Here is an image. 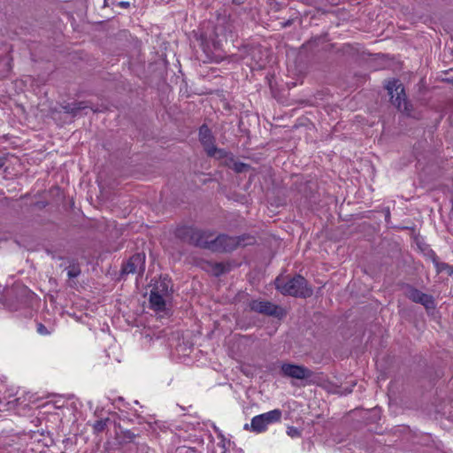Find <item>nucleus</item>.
<instances>
[{
    "mask_svg": "<svg viewBox=\"0 0 453 453\" xmlns=\"http://www.w3.org/2000/svg\"><path fill=\"white\" fill-rule=\"evenodd\" d=\"M174 235L183 242L207 250L212 233L198 229L192 226H181L176 228Z\"/></svg>",
    "mask_w": 453,
    "mask_h": 453,
    "instance_id": "obj_3",
    "label": "nucleus"
},
{
    "mask_svg": "<svg viewBox=\"0 0 453 453\" xmlns=\"http://www.w3.org/2000/svg\"><path fill=\"white\" fill-rule=\"evenodd\" d=\"M212 271L215 276H220L230 271V265L224 263H215L212 266Z\"/></svg>",
    "mask_w": 453,
    "mask_h": 453,
    "instance_id": "obj_18",
    "label": "nucleus"
},
{
    "mask_svg": "<svg viewBox=\"0 0 453 453\" xmlns=\"http://www.w3.org/2000/svg\"><path fill=\"white\" fill-rule=\"evenodd\" d=\"M48 205V202L46 201H38L34 203V206L38 209H44Z\"/></svg>",
    "mask_w": 453,
    "mask_h": 453,
    "instance_id": "obj_27",
    "label": "nucleus"
},
{
    "mask_svg": "<svg viewBox=\"0 0 453 453\" xmlns=\"http://www.w3.org/2000/svg\"><path fill=\"white\" fill-rule=\"evenodd\" d=\"M37 332L42 335H47L50 334V331L42 323H39L37 325Z\"/></svg>",
    "mask_w": 453,
    "mask_h": 453,
    "instance_id": "obj_24",
    "label": "nucleus"
},
{
    "mask_svg": "<svg viewBox=\"0 0 453 453\" xmlns=\"http://www.w3.org/2000/svg\"><path fill=\"white\" fill-rule=\"evenodd\" d=\"M257 58H258V56H256L255 61L257 62V60H258Z\"/></svg>",
    "mask_w": 453,
    "mask_h": 453,
    "instance_id": "obj_39",
    "label": "nucleus"
},
{
    "mask_svg": "<svg viewBox=\"0 0 453 453\" xmlns=\"http://www.w3.org/2000/svg\"><path fill=\"white\" fill-rule=\"evenodd\" d=\"M384 212H385V220L386 222H389L390 220V211H389V208L387 207L385 210H384Z\"/></svg>",
    "mask_w": 453,
    "mask_h": 453,
    "instance_id": "obj_30",
    "label": "nucleus"
},
{
    "mask_svg": "<svg viewBox=\"0 0 453 453\" xmlns=\"http://www.w3.org/2000/svg\"><path fill=\"white\" fill-rule=\"evenodd\" d=\"M257 58H258V56H256L255 61L257 62V60H258Z\"/></svg>",
    "mask_w": 453,
    "mask_h": 453,
    "instance_id": "obj_40",
    "label": "nucleus"
},
{
    "mask_svg": "<svg viewBox=\"0 0 453 453\" xmlns=\"http://www.w3.org/2000/svg\"><path fill=\"white\" fill-rule=\"evenodd\" d=\"M165 296L160 295L153 290H150V303L152 309L157 311H162L165 309Z\"/></svg>",
    "mask_w": 453,
    "mask_h": 453,
    "instance_id": "obj_14",
    "label": "nucleus"
},
{
    "mask_svg": "<svg viewBox=\"0 0 453 453\" xmlns=\"http://www.w3.org/2000/svg\"><path fill=\"white\" fill-rule=\"evenodd\" d=\"M287 433L291 437H297L300 435L299 430L294 426H288Z\"/></svg>",
    "mask_w": 453,
    "mask_h": 453,
    "instance_id": "obj_25",
    "label": "nucleus"
},
{
    "mask_svg": "<svg viewBox=\"0 0 453 453\" xmlns=\"http://www.w3.org/2000/svg\"><path fill=\"white\" fill-rule=\"evenodd\" d=\"M66 270H67V276L69 279L76 278L81 273L80 264L75 259H72L70 261V265H68Z\"/></svg>",
    "mask_w": 453,
    "mask_h": 453,
    "instance_id": "obj_17",
    "label": "nucleus"
},
{
    "mask_svg": "<svg viewBox=\"0 0 453 453\" xmlns=\"http://www.w3.org/2000/svg\"><path fill=\"white\" fill-rule=\"evenodd\" d=\"M385 88L390 96L389 101L392 105H394L400 112L410 117L413 111V105L407 97L403 83L398 79H393L388 81Z\"/></svg>",
    "mask_w": 453,
    "mask_h": 453,
    "instance_id": "obj_2",
    "label": "nucleus"
},
{
    "mask_svg": "<svg viewBox=\"0 0 453 453\" xmlns=\"http://www.w3.org/2000/svg\"><path fill=\"white\" fill-rule=\"evenodd\" d=\"M122 438L126 441V442H130L132 440L135 438V434L130 430L121 431Z\"/></svg>",
    "mask_w": 453,
    "mask_h": 453,
    "instance_id": "obj_22",
    "label": "nucleus"
},
{
    "mask_svg": "<svg viewBox=\"0 0 453 453\" xmlns=\"http://www.w3.org/2000/svg\"><path fill=\"white\" fill-rule=\"evenodd\" d=\"M257 63H258L259 66L264 65V61L261 58L257 60Z\"/></svg>",
    "mask_w": 453,
    "mask_h": 453,
    "instance_id": "obj_36",
    "label": "nucleus"
},
{
    "mask_svg": "<svg viewBox=\"0 0 453 453\" xmlns=\"http://www.w3.org/2000/svg\"><path fill=\"white\" fill-rule=\"evenodd\" d=\"M151 290L166 297L170 296L173 291L171 278L168 275L160 276L159 280L154 284Z\"/></svg>",
    "mask_w": 453,
    "mask_h": 453,
    "instance_id": "obj_12",
    "label": "nucleus"
},
{
    "mask_svg": "<svg viewBox=\"0 0 453 453\" xmlns=\"http://www.w3.org/2000/svg\"><path fill=\"white\" fill-rule=\"evenodd\" d=\"M244 429H248V425L247 424L244 426Z\"/></svg>",
    "mask_w": 453,
    "mask_h": 453,
    "instance_id": "obj_41",
    "label": "nucleus"
},
{
    "mask_svg": "<svg viewBox=\"0 0 453 453\" xmlns=\"http://www.w3.org/2000/svg\"><path fill=\"white\" fill-rule=\"evenodd\" d=\"M14 292H15V290H14V289H11V290H8V291H7V294H6V295H7L8 296H12V294H13Z\"/></svg>",
    "mask_w": 453,
    "mask_h": 453,
    "instance_id": "obj_35",
    "label": "nucleus"
},
{
    "mask_svg": "<svg viewBox=\"0 0 453 453\" xmlns=\"http://www.w3.org/2000/svg\"><path fill=\"white\" fill-rule=\"evenodd\" d=\"M356 385L355 382L352 383L351 387L344 388L340 391L341 395H348L352 392V388Z\"/></svg>",
    "mask_w": 453,
    "mask_h": 453,
    "instance_id": "obj_28",
    "label": "nucleus"
},
{
    "mask_svg": "<svg viewBox=\"0 0 453 453\" xmlns=\"http://www.w3.org/2000/svg\"><path fill=\"white\" fill-rule=\"evenodd\" d=\"M451 267H452V265H449V264H447L445 262H439V263H436L435 269H436V273L438 274L444 271H446L447 273L449 274Z\"/></svg>",
    "mask_w": 453,
    "mask_h": 453,
    "instance_id": "obj_21",
    "label": "nucleus"
},
{
    "mask_svg": "<svg viewBox=\"0 0 453 453\" xmlns=\"http://www.w3.org/2000/svg\"><path fill=\"white\" fill-rule=\"evenodd\" d=\"M402 288L409 300L423 305L426 311L435 309V300L432 295L423 293L409 283H403Z\"/></svg>",
    "mask_w": 453,
    "mask_h": 453,
    "instance_id": "obj_5",
    "label": "nucleus"
},
{
    "mask_svg": "<svg viewBox=\"0 0 453 453\" xmlns=\"http://www.w3.org/2000/svg\"><path fill=\"white\" fill-rule=\"evenodd\" d=\"M197 40L206 54L219 50L222 46L221 39L218 34V27L214 25H208L203 31L200 32Z\"/></svg>",
    "mask_w": 453,
    "mask_h": 453,
    "instance_id": "obj_4",
    "label": "nucleus"
},
{
    "mask_svg": "<svg viewBox=\"0 0 453 453\" xmlns=\"http://www.w3.org/2000/svg\"><path fill=\"white\" fill-rule=\"evenodd\" d=\"M20 291H21V292H24V293H25V292H27V290H26V289H24V288H22Z\"/></svg>",
    "mask_w": 453,
    "mask_h": 453,
    "instance_id": "obj_38",
    "label": "nucleus"
},
{
    "mask_svg": "<svg viewBox=\"0 0 453 453\" xmlns=\"http://www.w3.org/2000/svg\"><path fill=\"white\" fill-rule=\"evenodd\" d=\"M234 238L237 241L235 242L236 249L239 247L253 245L256 242V238L249 234H243L239 236H234Z\"/></svg>",
    "mask_w": 453,
    "mask_h": 453,
    "instance_id": "obj_16",
    "label": "nucleus"
},
{
    "mask_svg": "<svg viewBox=\"0 0 453 453\" xmlns=\"http://www.w3.org/2000/svg\"><path fill=\"white\" fill-rule=\"evenodd\" d=\"M86 109H90L93 112L100 111L98 108H94L89 101H73L72 117L75 118L83 114H87L86 112H83Z\"/></svg>",
    "mask_w": 453,
    "mask_h": 453,
    "instance_id": "obj_13",
    "label": "nucleus"
},
{
    "mask_svg": "<svg viewBox=\"0 0 453 453\" xmlns=\"http://www.w3.org/2000/svg\"><path fill=\"white\" fill-rule=\"evenodd\" d=\"M7 161V155L0 153V169L5 165Z\"/></svg>",
    "mask_w": 453,
    "mask_h": 453,
    "instance_id": "obj_29",
    "label": "nucleus"
},
{
    "mask_svg": "<svg viewBox=\"0 0 453 453\" xmlns=\"http://www.w3.org/2000/svg\"><path fill=\"white\" fill-rule=\"evenodd\" d=\"M449 276H453V265H452V267H451V269H450V272H449Z\"/></svg>",
    "mask_w": 453,
    "mask_h": 453,
    "instance_id": "obj_37",
    "label": "nucleus"
},
{
    "mask_svg": "<svg viewBox=\"0 0 453 453\" xmlns=\"http://www.w3.org/2000/svg\"><path fill=\"white\" fill-rule=\"evenodd\" d=\"M207 155L211 157H215L217 159H223L229 157L231 161H234L233 154L226 151L224 149L217 148L216 146L213 147Z\"/></svg>",
    "mask_w": 453,
    "mask_h": 453,
    "instance_id": "obj_15",
    "label": "nucleus"
},
{
    "mask_svg": "<svg viewBox=\"0 0 453 453\" xmlns=\"http://www.w3.org/2000/svg\"><path fill=\"white\" fill-rule=\"evenodd\" d=\"M110 422V418H104V419H99V420H96L94 424H93V430H94V433L95 434H100L102 432H104L107 426V424Z\"/></svg>",
    "mask_w": 453,
    "mask_h": 453,
    "instance_id": "obj_19",
    "label": "nucleus"
},
{
    "mask_svg": "<svg viewBox=\"0 0 453 453\" xmlns=\"http://www.w3.org/2000/svg\"><path fill=\"white\" fill-rule=\"evenodd\" d=\"M233 1V4H236V5H241L244 3L245 0H232Z\"/></svg>",
    "mask_w": 453,
    "mask_h": 453,
    "instance_id": "obj_33",
    "label": "nucleus"
},
{
    "mask_svg": "<svg viewBox=\"0 0 453 453\" xmlns=\"http://www.w3.org/2000/svg\"><path fill=\"white\" fill-rule=\"evenodd\" d=\"M199 141L203 145L206 154L215 147V137L212 134L211 130L207 125L203 124L199 128Z\"/></svg>",
    "mask_w": 453,
    "mask_h": 453,
    "instance_id": "obj_11",
    "label": "nucleus"
},
{
    "mask_svg": "<svg viewBox=\"0 0 453 453\" xmlns=\"http://www.w3.org/2000/svg\"><path fill=\"white\" fill-rule=\"evenodd\" d=\"M281 372L284 376L298 379L308 380L311 383H315L313 377L314 372L303 365L285 363L280 367Z\"/></svg>",
    "mask_w": 453,
    "mask_h": 453,
    "instance_id": "obj_8",
    "label": "nucleus"
},
{
    "mask_svg": "<svg viewBox=\"0 0 453 453\" xmlns=\"http://www.w3.org/2000/svg\"><path fill=\"white\" fill-rule=\"evenodd\" d=\"M235 242H237L234 236L227 234H219L215 239L210 238L209 246L207 250L213 252H231L236 250Z\"/></svg>",
    "mask_w": 453,
    "mask_h": 453,
    "instance_id": "obj_9",
    "label": "nucleus"
},
{
    "mask_svg": "<svg viewBox=\"0 0 453 453\" xmlns=\"http://www.w3.org/2000/svg\"><path fill=\"white\" fill-rule=\"evenodd\" d=\"M282 411L279 409H275L268 412L255 416L251 419L250 430L255 433L265 432L268 425L280 421Z\"/></svg>",
    "mask_w": 453,
    "mask_h": 453,
    "instance_id": "obj_6",
    "label": "nucleus"
},
{
    "mask_svg": "<svg viewBox=\"0 0 453 453\" xmlns=\"http://www.w3.org/2000/svg\"><path fill=\"white\" fill-rule=\"evenodd\" d=\"M249 168H250L249 165H247L245 163H242V162H234L233 166H232V169L237 173H243V172L247 171Z\"/></svg>",
    "mask_w": 453,
    "mask_h": 453,
    "instance_id": "obj_20",
    "label": "nucleus"
},
{
    "mask_svg": "<svg viewBox=\"0 0 453 453\" xmlns=\"http://www.w3.org/2000/svg\"><path fill=\"white\" fill-rule=\"evenodd\" d=\"M429 257L431 258L434 267L436 266V263H439V257L438 256L436 255V253L434 251V250H430L429 254H428Z\"/></svg>",
    "mask_w": 453,
    "mask_h": 453,
    "instance_id": "obj_26",
    "label": "nucleus"
},
{
    "mask_svg": "<svg viewBox=\"0 0 453 453\" xmlns=\"http://www.w3.org/2000/svg\"><path fill=\"white\" fill-rule=\"evenodd\" d=\"M293 24V19H288L287 21L282 23V27H289Z\"/></svg>",
    "mask_w": 453,
    "mask_h": 453,
    "instance_id": "obj_32",
    "label": "nucleus"
},
{
    "mask_svg": "<svg viewBox=\"0 0 453 453\" xmlns=\"http://www.w3.org/2000/svg\"><path fill=\"white\" fill-rule=\"evenodd\" d=\"M249 308L251 311L277 319H281L285 315L280 306L269 301L252 300L249 303Z\"/></svg>",
    "mask_w": 453,
    "mask_h": 453,
    "instance_id": "obj_7",
    "label": "nucleus"
},
{
    "mask_svg": "<svg viewBox=\"0 0 453 453\" xmlns=\"http://www.w3.org/2000/svg\"><path fill=\"white\" fill-rule=\"evenodd\" d=\"M276 289L284 296L300 298H308L312 296L313 290L308 281L300 274L294 277L278 276L274 280Z\"/></svg>",
    "mask_w": 453,
    "mask_h": 453,
    "instance_id": "obj_1",
    "label": "nucleus"
},
{
    "mask_svg": "<svg viewBox=\"0 0 453 453\" xmlns=\"http://www.w3.org/2000/svg\"><path fill=\"white\" fill-rule=\"evenodd\" d=\"M256 54H260V50L259 49H255L252 50V55L255 57Z\"/></svg>",
    "mask_w": 453,
    "mask_h": 453,
    "instance_id": "obj_34",
    "label": "nucleus"
},
{
    "mask_svg": "<svg viewBox=\"0 0 453 453\" xmlns=\"http://www.w3.org/2000/svg\"><path fill=\"white\" fill-rule=\"evenodd\" d=\"M145 267V255L144 253H135L129 259L122 265L120 271L121 275H127L134 273L139 269L140 273L144 271Z\"/></svg>",
    "mask_w": 453,
    "mask_h": 453,
    "instance_id": "obj_10",
    "label": "nucleus"
},
{
    "mask_svg": "<svg viewBox=\"0 0 453 453\" xmlns=\"http://www.w3.org/2000/svg\"><path fill=\"white\" fill-rule=\"evenodd\" d=\"M119 5L123 8H128L130 6L129 2L121 1L119 3Z\"/></svg>",
    "mask_w": 453,
    "mask_h": 453,
    "instance_id": "obj_31",
    "label": "nucleus"
},
{
    "mask_svg": "<svg viewBox=\"0 0 453 453\" xmlns=\"http://www.w3.org/2000/svg\"><path fill=\"white\" fill-rule=\"evenodd\" d=\"M61 109L65 113H67L72 116V111H73V102L67 103L61 105Z\"/></svg>",
    "mask_w": 453,
    "mask_h": 453,
    "instance_id": "obj_23",
    "label": "nucleus"
}]
</instances>
